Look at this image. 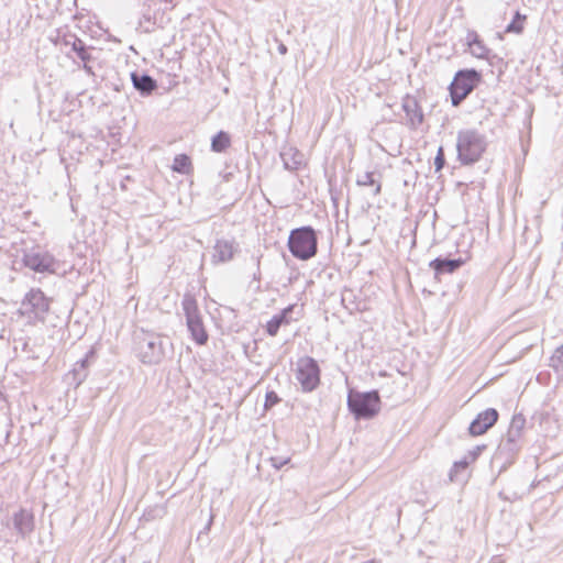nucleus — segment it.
Segmentation results:
<instances>
[{"label": "nucleus", "instance_id": "0eeeda50", "mask_svg": "<svg viewBox=\"0 0 563 563\" xmlns=\"http://www.w3.org/2000/svg\"><path fill=\"white\" fill-rule=\"evenodd\" d=\"M49 309V299L40 288L31 289L23 298L20 312L27 318L44 320Z\"/></svg>", "mask_w": 563, "mask_h": 563}, {"label": "nucleus", "instance_id": "7ed1b4c3", "mask_svg": "<svg viewBox=\"0 0 563 563\" xmlns=\"http://www.w3.org/2000/svg\"><path fill=\"white\" fill-rule=\"evenodd\" d=\"M288 249L294 257L307 261L313 257L318 251L316 231L311 227H301L290 232Z\"/></svg>", "mask_w": 563, "mask_h": 563}, {"label": "nucleus", "instance_id": "473e14b6", "mask_svg": "<svg viewBox=\"0 0 563 563\" xmlns=\"http://www.w3.org/2000/svg\"><path fill=\"white\" fill-rule=\"evenodd\" d=\"M144 21H140V26L144 29L145 32H151L154 26V22L151 21V18L146 14L143 15Z\"/></svg>", "mask_w": 563, "mask_h": 563}, {"label": "nucleus", "instance_id": "39448f33", "mask_svg": "<svg viewBox=\"0 0 563 563\" xmlns=\"http://www.w3.org/2000/svg\"><path fill=\"white\" fill-rule=\"evenodd\" d=\"M181 306L186 317V324L192 340L199 345L206 344L209 336L203 325L197 300L194 296L186 294L183 298Z\"/></svg>", "mask_w": 563, "mask_h": 563}, {"label": "nucleus", "instance_id": "5701e85b", "mask_svg": "<svg viewBox=\"0 0 563 563\" xmlns=\"http://www.w3.org/2000/svg\"><path fill=\"white\" fill-rule=\"evenodd\" d=\"M231 144L230 135L219 131L211 140V150L217 153L224 152Z\"/></svg>", "mask_w": 563, "mask_h": 563}, {"label": "nucleus", "instance_id": "dca6fc26", "mask_svg": "<svg viewBox=\"0 0 563 563\" xmlns=\"http://www.w3.org/2000/svg\"><path fill=\"white\" fill-rule=\"evenodd\" d=\"M466 44L470 48L471 54L481 59L488 58L489 48L486 47L484 42L479 38L478 34L475 31H467L466 34Z\"/></svg>", "mask_w": 563, "mask_h": 563}, {"label": "nucleus", "instance_id": "9d476101", "mask_svg": "<svg viewBox=\"0 0 563 563\" xmlns=\"http://www.w3.org/2000/svg\"><path fill=\"white\" fill-rule=\"evenodd\" d=\"M498 417V411L494 408L479 412L468 427L470 434L473 437L484 434L497 422Z\"/></svg>", "mask_w": 563, "mask_h": 563}, {"label": "nucleus", "instance_id": "7c9ffc66", "mask_svg": "<svg viewBox=\"0 0 563 563\" xmlns=\"http://www.w3.org/2000/svg\"><path fill=\"white\" fill-rule=\"evenodd\" d=\"M279 401H280V398L278 397V395L275 391H273V390L267 391L266 396H265L264 408L266 410H268L272 407H274L275 405H277Z\"/></svg>", "mask_w": 563, "mask_h": 563}, {"label": "nucleus", "instance_id": "f03ea898", "mask_svg": "<svg viewBox=\"0 0 563 563\" xmlns=\"http://www.w3.org/2000/svg\"><path fill=\"white\" fill-rule=\"evenodd\" d=\"M347 407L356 420L374 418L380 411V397L377 390L356 391L350 390Z\"/></svg>", "mask_w": 563, "mask_h": 563}, {"label": "nucleus", "instance_id": "412c9836", "mask_svg": "<svg viewBox=\"0 0 563 563\" xmlns=\"http://www.w3.org/2000/svg\"><path fill=\"white\" fill-rule=\"evenodd\" d=\"M280 158L286 169L297 170L302 164L303 155L299 151L289 147L280 153Z\"/></svg>", "mask_w": 563, "mask_h": 563}, {"label": "nucleus", "instance_id": "2f4dec72", "mask_svg": "<svg viewBox=\"0 0 563 563\" xmlns=\"http://www.w3.org/2000/svg\"><path fill=\"white\" fill-rule=\"evenodd\" d=\"M445 165V156L443 147H439L437 156L434 158L435 172H440Z\"/></svg>", "mask_w": 563, "mask_h": 563}, {"label": "nucleus", "instance_id": "cd10ccee", "mask_svg": "<svg viewBox=\"0 0 563 563\" xmlns=\"http://www.w3.org/2000/svg\"><path fill=\"white\" fill-rule=\"evenodd\" d=\"M166 507L164 505H155L152 508H148L144 512V517L146 520H155L158 518H163L166 515Z\"/></svg>", "mask_w": 563, "mask_h": 563}, {"label": "nucleus", "instance_id": "423d86ee", "mask_svg": "<svg viewBox=\"0 0 563 563\" xmlns=\"http://www.w3.org/2000/svg\"><path fill=\"white\" fill-rule=\"evenodd\" d=\"M481 73L476 69L459 70L449 87L452 104L454 107L460 106L461 102L475 89L481 81Z\"/></svg>", "mask_w": 563, "mask_h": 563}, {"label": "nucleus", "instance_id": "aec40b11", "mask_svg": "<svg viewBox=\"0 0 563 563\" xmlns=\"http://www.w3.org/2000/svg\"><path fill=\"white\" fill-rule=\"evenodd\" d=\"M93 356L95 352L90 350L82 360L76 362L71 371V375L77 386L80 385L88 376V367L91 363L90 360L93 358Z\"/></svg>", "mask_w": 563, "mask_h": 563}, {"label": "nucleus", "instance_id": "1a4fd4ad", "mask_svg": "<svg viewBox=\"0 0 563 563\" xmlns=\"http://www.w3.org/2000/svg\"><path fill=\"white\" fill-rule=\"evenodd\" d=\"M22 261L25 267L37 273L54 274L58 266V262L54 255L41 247H32L24 251Z\"/></svg>", "mask_w": 563, "mask_h": 563}, {"label": "nucleus", "instance_id": "ddd939ff", "mask_svg": "<svg viewBox=\"0 0 563 563\" xmlns=\"http://www.w3.org/2000/svg\"><path fill=\"white\" fill-rule=\"evenodd\" d=\"M402 109L410 128L416 129L422 123L423 113L416 98L406 97L402 102Z\"/></svg>", "mask_w": 563, "mask_h": 563}, {"label": "nucleus", "instance_id": "4468645a", "mask_svg": "<svg viewBox=\"0 0 563 563\" xmlns=\"http://www.w3.org/2000/svg\"><path fill=\"white\" fill-rule=\"evenodd\" d=\"M463 264L464 261L462 258L437 257L430 262L429 266L434 271V277L439 279L440 275L452 274Z\"/></svg>", "mask_w": 563, "mask_h": 563}, {"label": "nucleus", "instance_id": "6e6552de", "mask_svg": "<svg viewBox=\"0 0 563 563\" xmlns=\"http://www.w3.org/2000/svg\"><path fill=\"white\" fill-rule=\"evenodd\" d=\"M296 378L303 391L314 390L320 384V367L317 361L310 356L300 357L297 361Z\"/></svg>", "mask_w": 563, "mask_h": 563}, {"label": "nucleus", "instance_id": "f257e3e1", "mask_svg": "<svg viewBox=\"0 0 563 563\" xmlns=\"http://www.w3.org/2000/svg\"><path fill=\"white\" fill-rule=\"evenodd\" d=\"M486 136L475 129L461 130L456 137L459 161L463 165H471L479 161L487 147Z\"/></svg>", "mask_w": 563, "mask_h": 563}, {"label": "nucleus", "instance_id": "f704fd0d", "mask_svg": "<svg viewBox=\"0 0 563 563\" xmlns=\"http://www.w3.org/2000/svg\"><path fill=\"white\" fill-rule=\"evenodd\" d=\"M481 451V448L477 446L475 450L470 451L468 453H476V457L478 456V452Z\"/></svg>", "mask_w": 563, "mask_h": 563}, {"label": "nucleus", "instance_id": "393cba45", "mask_svg": "<svg viewBox=\"0 0 563 563\" xmlns=\"http://www.w3.org/2000/svg\"><path fill=\"white\" fill-rule=\"evenodd\" d=\"M191 162L186 154H178L175 156L172 168L179 174H188L190 172Z\"/></svg>", "mask_w": 563, "mask_h": 563}, {"label": "nucleus", "instance_id": "9b49d317", "mask_svg": "<svg viewBox=\"0 0 563 563\" xmlns=\"http://www.w3.org/2000/svg\"><path fill=\"white\" fill-rule=\"evenodd\" d=\"M239 252V244L234 240H217L213 246L212 263H227L233 260Z\"/></svg>", "mask_w": 563, "mask_h": 563}, {"label": "nucleus", "instance_id": "4be33fe9", "mask_svg": "<svg viewBox=\"0 0 563 563\" xmlns=\"http://www.w3.org/2000/svg\"><path fill=\"white\" fill-rule=\"evenodd\" d=\"M521 437V433L518 431H514L510 428L507 431L505 439L499 444L500 450H507L508 452L518 451V441Z\"/></svg>", "mask_w": 563, "mask_h": 563}, {"label": "nucleus", "instance_id": "2eb2a0df", "mask_svg": "<svg viewBox=\"0 0 563 563\" xmlns=\"http://www.w3.org/2000/svg\"><path fill=\"white\" fill-rule=\"evenodd\" d=\"M133 87L142 95L150 96L157 89V81L147 74H139L136 71L131 74Z\"/></svg>", "mask_w": 563, "mask_h": 563}, {"label": "nucleus", "instance_id": "bb28decb", "mask_svg": "<svg viewBox=\"0 0 563 563\" xmlns=\"http://www.w3.org/2000/svg\"><path fill=\"white\" fill-rule=\"evenodd\" d=\"M526 20L525 15H521L519 12H516L512 21L507 25L506 32L519 34L523 31V22Z\"/></svg>", "mask_w": 563, "mask_h": 563}, {"label": "nucleus", "instance_id": "a211bd4d", "mask_svg": "<svg viewBox=\"0 0 563 563\" xmlns=\"http://www.w3.org/2000/svg\"><path fill=\"white\" fill-rule=\"evenodd\" d=\"M295 306L290 305L283 309L279 313L275 314L266 324V332L271 336L277 335L279 328L283 324H289L291 321V318L289 317V313L294 310Z\"/></svg>", "mask_w": 563, "mask_h": 563}, {"label": "nucleus", "instance_id": "c85d7f7f", "mask_svg": "<svg viewBox=\"0 0 563 563\" xmlns=\"http://www.w3.org/2000/svg\"><path fill=\"white\" fill-rule=\"evenodd\" d=\"M550 365L555 368V369H559V368H563V344L558 347L553 355L551 356V360H550Z\"/></svg>", "mask_w": 563, "mask_h": 563}, {"label": "nucleus", "instance_id": "b1692460", "mask_svg": "<svg viewBox=\"0 0 563 563\" xmlns=\"http://www.w3.org/2000/svg\"><path fill=\"white\" fill-rule=\"evenodd\" d=\"M358 186H372L374 187L373 195L377 196L382 191V185L374 178V173L367 172L356 179Z\"/></svg>", "mask_w": 563, "mask_h": 563}, {"label": "nucleus", "instance_id": "c756f323", "mask_svg": "<svg viewBox=\"0 0 563 563\" xmlns=\"http://www.w3.org/2000/svg\"><path fill=\"white\" fill-rule=\"evenodd\" d=\"M525 424H526V419L522 415L519 413V415H515L512 417L509 428L514 431H518V432L522 433Z\"/></svg>", "mask_w": 563, "mask_h": 563}, {"label": "nucleus", "instance_id": "f8f14e48", "mask_svg": "<svg viewBox=\"0 0 563 563\" xmlns=\"http://www.w3.org/2000/svg\"><path fill=\"white\" fill-rule=\"evenodd\" d=\"M65 45H70L71 49L76 53V57H79L82 62V69L88 75H93L92 67L89 65V62L92 59L89 54L86 44L78 38L76 35H68L64 37Z\"/></svg>", "mask_w": 563, "mask_h": 563}, {"label": "nucleus", "instance_id": "72a5a7b5", "mask_svg": "<svg viewBox=\"0 0 563 563\" xmlns=\"http://www.w3.org/2000/svg\"><path fill=\"white\" fill-rule=\"evenodd\" d=\"M278 49V53L282 54V55H285L287 53V46L283 43H280L277 47Z\"/></svg>", "mask_w": 563, "mask_h": 563}, {"label": "nucleus", "instance_id": "a878e982", "mask_svg": "<svg viewBox=\"0 0 563 563\" xmlns=\"http://www.w3.org/2000/svg\"><path fill=\"white\" fill-rule=\"evenodd\" d=\"M355 295L352 289L344 288L341 294V303L351 313L358 310V303L355 301Z\"/></svg>", "mask_w": 563, "mask_h": 563}, {"label": "nucleus", "instance_id": "20e7f679", "mask_svg": "<svg viewBox=\"0 0 563 563\" xmlns=\"http://www.w3.org/2000/svg\"><path fill=\"white\" fill-rule=\"evenodd\" d=\"M170 345L166 338L156 333H143L137 340V353L142 363L148 365L159 364Z\"/></svg>", "mask_w": 563, "mask_h": 563}, {"label": "nucleus", "instance_id": "6ab92c4d", "mask_svg": "<svg viewBox=\"0 0 563 563\" xmlns=\"http://www.w3.org/2000/svg\"><path fill=\"white\" fill-rule=\"evenodd\" d=\"M14 529L21 534L25 536L33 530V515L25 509H20L13 516Z\"/></svg>", "mask_w": 563, "mask_h": 563}, {"label": "nucleus", "instance_id": "f3484780", "mask_svg": "<svg viewBox=\"0 0 563 563\" xmlns=\"http://www.w3.org/2000/svg\"><path fill=\"white\" fill-rule=\"evenodd\" d=\"M476 460V453H467L461 461L454 462L449 478L451 482H463L466 479V470L468 465Z\"/></svg>", "mask_w": 563, "mask_h": 563}]
</instances>
